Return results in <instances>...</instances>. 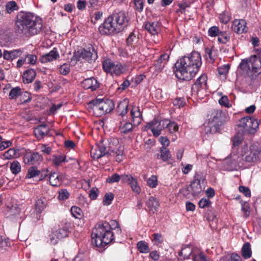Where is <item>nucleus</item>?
I'll return each mask as SVG.
<instances>
[{"instance_id":"nucleus-1","label":"nucleus","mask_w":261,"mask_h":261,"mask_svg":"<svg viewBox=\"0 0 261 261\" xmlns=\"http://www.w3.org/2000/svg\"><path fill=\"white\" fill-rule=\"evenodd\" d=\"M201 65L200 54L193 51L189 56H184L176 62L174 70L175 76L181 81H190L198 71Z\"/></svg>"},{"instance_id":"nucleus-2","label":"nucleus","mask_w":261,"mask_h":261,"mask_svg":"<svg viewBox=\"0 0 261 261\" xmlns=\"http://www.w3.org/2000/svg\"><path fill=\"white\" fill-rule=\"evenodd\" d=\"M15 23L17 32L26 36L38 34L42 27L41 18L31 13L22 11L17 14Z\"/></svg>"},{"instance_id":"nucleus-3","label":"nucleus","mask_w":261,"mask_h":261,"mask_svg":"<svg viewBox=\"0 0 261 261\" xmlns=\"http://www.w3.org/2000/svg\"><path fill=\"white\" fill-rule=\"evenodd\" d=\"M128 24L127 14L124 11L114 13L98 28L101 35H111L122 31Z\"/></svg>"},{"instance_id":"nucleus-4","label":"nucleus","mask_w":261,"mask_h":261,"mask_svg":"<svg viewBox=\"0 0 261 261\" xmlns=\"http://www.w3.org/2000/svg\"><path fill=\"white\" fill-rule=\"evenodd\" d=\"M92 243L96 246H105L114 239L113 233L111 231V225L107 222L97 224L92 231Z\"/></svg>"},{"instance_id":"nucleus-5","label":"nucleus","mask_w":261,"mask_h":261,"mask_svg":"<svg viewBox=\"0 0 261 261\" xmlns=\"http://www.w3.org/2000/svg\"><path fill=\"white\" fill-rule=\"evenodd\" d=\"M226 120V115L222 110H212L208 115V121L204 129L205 133L215 134L220 132Z\"/></svg>"},{"instance_id":"nucleus-6","label":"nucleus","mask_w":261,"mask_h":261,"mask_svg":"<svg viewBox=\"0 0 261 261\" xmlns=\"http://www.w3.org/2000/svg\"><path fill=\"white\" fill-rule=\"evenodd\" d=\"M239 66L243 73L248 76H256L261 73V59L256 55L242 60Z\"/></svg>"},{"instance_id":"nucleus-7","label":"nucleus","mask_w":261,"mask_h":261,"mask_svg":"<svg viewBox=\"0 0 261 261\" xmlns=\"http://www.w3.org/2000/svg\"><path fill=\"white\" fill-rule=\"evenodd\" d=\"M88 105L97 116L110 113L114 108V102L108 99H96L90 101Z\"/></svg>"},{"instance_id":"nucleus-8","label":"nucleus","mask_w":261,"mask_h":261,"mask_svg":"<svg viewBox=\"0 0 261 261\" xmlns=\"http://www.w3.org/2000/svg\"><path fill=\"white\" fill-rule=\"evenodd\" d=\"M260 120L251 117H244L240 119L238 126L244 128L248 134L254 135L258 129Z\"/></svg>"},{"instance_id":"nucleus-9","label":"nucleus","mask_w":261,"mask_h":261,"mask_svg":"<svg viewBox=\"0 0 261 261\" xmlns=\"http://www.w3.org/2000/svg\"><path fill=\"white\" fill-rule=\"evenodd\" d=\"M244 159L248 163L261 162V145L258 142H254L249 147V153L244 155Z\"/></svg>"},{"instance_id":"nucleus-10","label":"nucleus","mask_w":261,"mask_h":261,"mask_svg":"<svg viewBox=\"0 0 261 261\" xmlns=\"http://www.w3.org/2000/svg\"><path fill=\"white\" fill-rule=\"evenodd\" d=\"M108 143V148L110 155H116L117 160L121 161L120 156L123 154L124 147L119 143V141L116 138H111L106 140Z\"/></svg>"},{"instance_id":"nucleus-11","label":"nucleus","mask_w":261,"mask_h":261,"mask_svg":"<svg viewBox=\"0 0 261 261\" xmlns=\"http://www.w3.org/2000/svg\"><path fill=\"white\" fill-rule=\"evenodd\" d=\"M102 67L106 72L112 74L120 75L123 72L124 68L121 64L118 62H113L110 60H106L102 63Z\"/></svg>"},{"instance_id":"nucleus-12","label":"nucleus","mask_w":261,"mask_h":261,"mask_svg":"<svg viewBox=\"0 0 261 261\" xmlns=\"http://www.w3.org/2000/svg\"><path fill=\"white\" fill-rule=\"evenodd\" d=\"M107 141L102 140L95 147L91 150V157L94 159H98L105 155H110L108 148Z\"/></svg>"},{"instance_id":"nucleus-13","label":"nucleus","mask_w":261,"mask_h":261,"mask_svg":"<svg viewBox=\"0 0 261 261\" xmlns=\"http://www.w3.org/2000/svg\"><path fill=\"white\" fill-rule=\"evenodd\" d=\"M166 122L167 120L159 121L154 119L146 125V128L150 129L153 136L156 137L160 135L161 131L166 127Z\"/></svg>"},{"instance_id":"nucleus-14","label":"nucleus","mask_w":261,"mask_h":261,"mask_svg":"<svg viewBox=\"0 0 261 261\" xmlns=\"http://www.w3.org/2000/svg\"><path fill=\"white\" fill-rule=\"evenodd\" d=\"M207 76L205 74L201 75L191 88L193 95L202 94L207 88Z\"/></svg>"},{"instance_id":"nucleus-15","label":"nucleus","mask_w":261,"mask_h":261,"mask_svg":"<svg viewBox=\"0 0 261 261\" xmlns=\"http://www.w3.org/2000/svg\"><path fill=\"white\" fill-rule=\"evenodd\" d=\"M42 160V156L37 152L27 153L23 158L24 163L30 165L39 164Z\"/></svg>"},{"instance_id":"nucleus-16","label":"nucleus","mask_w":261,"mask_h":261,"mask_svg":"<svg viewBox=\"0 0 261 261\" xmlns=\"http://www.w3.org/2000/svg\"><path fill=\"white\" fill-rule=\"evenodd\" d=\"M246 22L244 19H236L232 24V30L237 34H242L247 31Z\"/></svg>"},{"instance_id":"nucleus-17","label":"nucleus","mask_w":261,"mask_h":261,"mask_svg":"<svg viewBox=\"0 0 261 261\" xmlns=\"http://www.w3.org/2000/svg\"><path fill=\"white\" fill-rule=\"evenodd\" d=\"M59 57L60 55L57 48H54L48 53L41 56L39 60L42 63H46L55 60Z\"/></svg>"},{"instance_id":"nucleus-18","label":"nucleus","mask_w":261,"mask_h":261,"mask_svg":"<svg viewBox=\"0 0 261 261\" xmlns=\"http://www.w3.org/2000/svg\"><path fill=\"white\" fill-rule=\"evenodd\" d=\"M23 53V50L20 48L11 50H4L3 52V58L7 61H12L18 57H20Z\"/></svg>"},{"instance_id":"nucleus-19","label":"nucleus","mask_w":261,"mask_h":261,"mask_svg":"<svg viewBox=\"0 0 261 261\" xmlns=\"http://www.w3.org/2000/svg\"><path fill=\"white\" fill-rule=\"evenodd\" d=\"M49 128L45 124L38 125L34 129V133L38 139H41L49 135Z\"/></svg>"},{"instance_id":"nucleus-20","label":"nucleus","mask_w":261,"mask_h":261,"mask_svg":"<svg viewBox=\"0 0 261 261\" xmlns=\"http://www.w3.org/2000/svg\"><path fill=\"white\" fill-rule=\"evenodd\" d=\"M244 159V155L243 154L242 157L238 155H234L231 158H227L226 159V163L228 165V168L231 170L236 169L238 166H240L241 160Z\"/></svg>"},{"instance_id":"nucleus-21","label":"nucleus","mask_w":261,"mask_h":261,"mask_svg":"<svg viewBox=\"0 0 261 261\" xmlns=\"http://www.w3.org/2000/svg\"><path fill=\"white\" fill-rule=\"evenodd\" d=\"M130 115L135 126L138 125L142 120V115L138 107L133 106Z\"/></svg>"},{"instance_id":"nucleus-22","label":"nucleus","mask_w":261,"mask_h":261,"mask_svg":"<svg viewBox=\"0 0 261 261\" xmlns=\"http://www.w3.org/2000/svg\"><path fill=\"white\" fill-rule=\"evenodd\" d=\"M82 86L86 89L94 91L99 87V84L95 78L92 77L84 80L82 82Z\"/></svg>"},{"instance_id":"nucleus-23","label":"nucleus","mask_w":261,"mask_h":261,"mask_svg":"<svg viewBox=\"0 0 261 261\" xmlns=\"http://www.w3.org/2000/svg\"><path fill=\"white\" fill-rule=\"evenodd\" d=\"M128 100L125 99L120 101L116 107V111L117 115L122 117L125 116L128 112Z\"/></svg>"},{"instance_id":"nucleus-24","label":"nucleus","mask_w":261,"mask_h":261,"mask_svg":"<svg viewBox=\"0 0 261 261\" xmlns=\"http://www.w3.org/2000/svg\"><path fill=\"white\" fill-rule=\"evenodd\" d=\"M82 59L89 62L95 60L97 57V54L93 47L89 48V50L85 49H82Z\"/></svg>"},{"instance_id":"nucleus-25","label":"nucleus","mask_w":261,"mask_h":261,"mask_svg":"<svg viewBox=\"0 0 261 261\" xmlns=\"http://www.w3.org/2000/svg\"><path fill=\"white\" fill-rule=\"evenodd\" d=\"M145 29L151 34L157 35L160 31V24L158 22H147L145 24Z\"/></svg>"},{"instance_id":"nucleus-26","label":"nucleus","mask_w":261,"mask_h":261,"mask_svg":"<svg viewBox=\"0 0 261 261\" xmlns=\"http://www.w3.org/2000/svg\"><path fill=\"white\" fill-rule=\"evenodd\" d=\"M20 209L16 205H13L11 207L7 206L6 210V215L10 219H17L19 217Z\"/></svg>"},{"instance_id":"nucleus-27","label":"nucleus","mask_w":261,"mask_h":261,"mask_svg":"<svg viewBox=\"0 0 261 261\" xmlns=\"http://www.w3.org/2000/svg\"><path fill=\"white\" fill-rule=\"evenodd\" d=\"M134 124L129 122L120 121L119 125V129L121 134H127L133 131Z\"/></svg>"},{"instance_id":"nucleus-28","label":"nucleus","mask_w":261,"mask_h":261,"mask_svg":"<svg viewBox=\"0 0 261 261\" xmlns=\"http://www.w3.org/2000/svg\"><path fill=\"white\" fill-rule=\"evenodd\" d=\"M169 58V57L168 55L164 54L161 55L160 58L155 61L154 66L157 71H160L163 69L165 65L167 64Z\"/></svg>"},{"instance_id":"nucleus-29","label":"nucleus","mask_w":261,"mask_h":261,"mask_svg":"<svg viewBox=\"0 0 261 261\" xmlns=\"http://www.w3.org/2000/svg\"><path fill=\"white\" fill-rule=\"evenodd\" d=\"M36 75L35 70L30 69L25 71L22 75L23 82L24 83H31L34 80Z\"/></svg>"},{"instance_id":"nucleus-30","label":"nucleus","mask_w":261,"mask_h":261,"mask_svg":"<svg viewBox=\"0 0 261 261\" xmlns=\"http://www.w3.org/2000/svg\"><path fill=\"white\" fill-rule=\"evenodd\" d=\"M146 204L148 208V210L154 213L159 206V202L156 199L152 196L150 197L146 202Z\"/></svg>"},{"instance_id":"nucleus-31","label":"nucleus","mask_w":261,"mask_h":261,"mask_svg":"<svg viewBox=\"0 0 261 261\" xmlns=\"http://www.w3.org/2000/svg\"><path fill=\"white\" fill-rule=\"evenodd\" d=\"M206 58L210 59V62H214L218 57V50L214 46L211 48L207 47L205 48Z\"/></svg>"},{"instance_id":"nucleus-32","label":"nucleus","mask_w":261,"mask_h":261,"mask_svg":"<svg viewBox=\"0 0 261 261\" xmlns=\"http://www.w3.org/2000/svg\"><path fill=\"white\" fill-rule=\"evenodd\" d=\"M202 184L201 182L192 181L190 185L192 195L193 196H197L202 191Z\"/></svg>"},{"instance_id":"nucleus-33","label":"nucleus","mask_w":261,"mask_h":261,"mask_svg":"<svg viewBox=\"0 0 261 261\" xmlns=\"http://www.w3.org/2000/svg\"><path fill=\"white\" fill-rule=\"evenodd\" d=\"M49 181L50 185L54 187L60 186L62 181V177L56 173L51 174L49 177Z\"/></svg>"},{"instance_id":"nucleus-34","label":"nucleus","mask_w":261,"mask_h":261,"mask_svg":"<svg viewBox=\"0 0 261 261\" xmlns=\"http://www.w3.org/2000/svg\"><path fill=\"white\" fill-rule=\"evenodd\" d=\"M241 252L242 255L244 258L247 259L250 258L252 255L250 244L249 243H245L242 248Z\"/></svg>"},{"instance_id":"nucleus-35","label":"nucleus","mask_w":261,"mask_h":261,"mask_svg":"<svg viewBox=\"0 0 261 261\" xmlns=\"http://www.w3.org/2000/svg\"><path fill=\"white\" fill-rule=\"evenodd\" d=\"M160 154H158L157 158L162 159L163 161H167L171 158L170 151L166 147H161Z\"/></svg>"},{"instance_id":"nucleus-36","label":"nucleus","mask_w":261,"mask_h":261,"mask_svg":"<svg viewBox=\"0 0 261 261\" xmlns=\"http://www.w3.org/2000/svg\"><path fill=\"white\" fill-rule=\"evenodd\" d=\"M41 174V171L38 169L37 167L32 166L29 168L26 178H31L38 176Z\"/></svg>"},{"instance_id":"nucleus-37","label":"nucleus","mask_w":261,"mask_h":261,"mask_svg":"<svg viewBox=\"0 0 261 261\" xmlns=\"http://www.w3.org/2000/svg\"><path fill=\"white\" fill-rule=\"evenodd\" d=\"M217 36L218 41L223 44H226L230 40L229 34L226 32H220Z\"/></svg>"},{"instance_id":"nucleus-38","label":"nucleus","mask_w":261,"mask_h":261,"mask_svg":"<svg viewBox=\"0 0 261 261\" xmlns=\"http://www.w3.org/2000/svg\"><path fill=\"white\" fill-rule=\"evenodd\" d=\"M23 94L21 89L18 87H16L13 88L10 91L9 96L10 99H15L17 96L22 95Z\"/></svg>"},{"instance_id":"nucleus-39","label":"nucleus","mask_w":261,"mask_h":261,"mask_svg":"<svg viewBox=\"0 0 261 261\" xmlns=\"http://www.w3.org/2000/svg\"><path fill=\"white\" fill-rule=\"evenodd\" d=\"M138 250L142 253H146L149 252L148 244L144 241H139L137 244Z\"/></svg>"},{"instance_id":"nucleus-40","label":"nucleus","mask_w":261,"mask_h":261,"mask_svg":"<svg viewBox=\"0 0 261 261\" xmlns=\"http://www.w3.org/2000/svg\"><path fill=\"white\" fill-rule=\"evenodd\" d=\"M192 249L190 246H187L183 247L181 251L179 252V256H183L184 259L188 258L190 255L192 254Z\"/></svg>"},{"instance_id":"nucleus-41","label":"nucleus","mask_w":261,"mask_h":261,"mask_svg":"<svg viewBox=\"0 0 261 261\" xmlns=\"http://www.w3.org/2000/svg\"><path fill=\"white\" fill-rule=\"evenodd\" d=\"M67 162L64 155H54L53 156V162L56 166H59L62 163Z\"/></svg>"},{"instance_id":"nucleus-42","label":"nucleus","mask_w":261,"mask_h":261,"mask_svg":"<svg viewBox=\"0 0 261 261\" xmlns=\"http://www.w3.org/2000/svg\"><path fill=\"white\" fill-rule=\"evenodd\" d=\"M18 9V7L17 4L13 1L8 2L6 5V10L9 14Z\"/></svg>"},{"instance_id":"nucleus-43","label":"nucleus","mask_w":261,"mask_h":261,"mask_svg":"<svg viewBox=\"0 0 261 261\" xmlns=\"http://www.w3.org/2000/svg\"><path fill=\"white\" fill-rule=\"evenodd\" d=\"M10 170L14 174H17L21 171V166L17 161H13L10 165Z\"/></svg>"},{"instance_id":"nucleus-44","label":"nucleus","mask_w":261,"mask_h":261,"mask_svg":"<svg viewBox=\"0 0 261 261\" xmlns=\"http://www.w3.org/2000/svg\"><path fill=\"white\" fill-rule=\"evenodd\" d=\"M36 208L39 212H41L46 206V201L44 198L38 199L36 202Z\"/></svg>"},{"instance_id":"nucleus-45","label":"nucleus","mask_w":261,"mask_h":261,"mask_svg":"<svg viewBox=\"0 0 261 261\" xmlns=\"http://www.w3.org/2000/svg\"><path fill=\"white\" fill-rule=\"evenodd\" d=\"M230 66L228 64L223 65L218 68V73L220 76H222L226 79V76L229 70Z\"/></svg>"},{"instance_id":"nucleus-46","label":"nucleus","mask_w":261,"mask_h":261,"mask_svg":"<svg viewBox=\"0 0 261 261\" xmlns=\"http://www.w3.org/2000/svg\"><path fill=\"white\" fill-rule=\"evenodd\" d=\"M166 127L168 128L170 133H174L178 131V126L175 122H166Z\"/></svg>"},{"instance_id":"nucleus-47","label":"nucleus","mask_w":261,"mask_h":261,"mask_svg":"<svg viewBox=\"0 0 261 261\" xmlns=\"http://www.w3.org/2000/svg\"><path fill=\"white\" fill-rule=\"evenodd\" d=\"M60 239L65 238L68 236L69 229L67 226L59 229L56 231Z\"/></svg>"},{"instance_id":"nucleus-48","label":"nucleus","mask_w":261,"mask_h":261,"mask_svg":"<svg viewBox=\"0 0 261 261\" xmlns=\"http://www.w3.org/2000/svg\"><path fill=\"white\" fill-rule=\"evenodd\" d=\"M59 240H60V239L58 237V235L56 231H55L51 232L49 236L48 242L52 245H56L57 244Z\"/></svg>"},{"instance_id":"nucleus-49","label":"nucleus","mask_w":261,"mask_h":261,"mask_svg":"<svg viewBox=\"0 0 261 261\" xmlns=\"http://www.w3.org/2000/svg\"><path fill=\"white\" fill-rule=\"evenodd\" d=\"M70 211L72 216L75 218H80L82 216V211L79 207L72 206Z\"/></svg>"},{"instance_id":"nucleus-50","label":"nucleus","mask_w":261,"mask_h":261,"mask_svg":"<svg viewBox=\"0 0 261 261\" xmlns=\"http://www.w3.org/2000/svg\"><path fill=\"white\" fill-rule=\"evenodd\" d=\"M240 256L236 253H232L229 257H223L219 261H241Z\"/></svg>"},{"instance_id":"nucleus-51","label":"nucleus","mask_w":261,"mask_h":261,"mask_svg":"<svg viewBox=\"0 0 261 261\" xmlns=\"http://www.w3.org/2000/svg\"><path fill=\"white\" fill-rule=\"evenodd\" d=\"M70 196L69 192L66 189H61L59 191L58 198L61 200L67 199Z\"/></svg>"},{"instance_id":"nucleus-52","label":"nucleus","mask_w":261,"mask_h":261,"mask_svg":"<svg viewBox=\"0 0 261 261\" xmlns=\"http://www.w3.org/2000/svg\"><path fill=\"white\" fill-rule=\"evenodd\" d=\"M138 40V37L134 32H132L128 36L126 42L128 45H133L135 42Z\"/></svg>"},{"instance_id":"nucleus-53","label":"nucleus","mask_w":261,"mask_h":261,"mask_svg":"<svg viewBox=\"0 0 261 261\" xmlns=\"http://www.w3.org/2000/svg\"><path fill=\"white\" fill-rule=\"evenodd\" d=\"M121 179V175H119L117 173H114L111 176L107 178L106 181L109 184H112L116 182H118Z\"/></svg>"},{"instance_id":"nucleus-54","label":"nucleus","mask_w":261,"mask_h":261,"mask_svg":"<svg viewBox=\"0 0 261 261\" xmlns=\"http://www.w3.org/2000/svg\"><path fill=\"white\" fill-rule=\"evenodd\" d=\"M27 63L31 65H35L36 63L37 57L33 54H26L25 55Z\"/></svg>"},{"instance_id":"nucleus-55","label":"nucleus","mask_w":261,"mask_h":261,"mask_svg":"<svg viewBox=\"0 0 261 261\" xmlns=\"http://www.w3.org/2000/svg\"><path fill=\"white\" fill-rule=\"evenodd\" d=\"M129 185L130 186L132 190L134 192L137 194H139L140 193L141 189L138 185L137 180L136 178H134V179L130 182V184H129Z\"/></svg>"},{"instance_id":"nucleus-56","label":"nucleus","mask_w":261,"mask_h":261,"mask_svg":"<svg viewBox=\"0 0 261 261\" xmlns=\"http://www.w3.org/2000/svg\"><path fill=\"white\" fill-rule=\"evenodd\" d=\"M179 193L187 198H190L192 195L191 190L190 189V186H186V187L180 189Z\"/></svg>"},{"instance_id":"nucleus-57","label":"nucleus","mask_w":261,"mask_h":261,"mask_svg":"<svg viewBox=\"0 0 261 261\" xmlns=\"http://www.w3.org/2000/svg\"><path fill=\"white\" fill-rule=\"evenodd\" d=\"M114 195L112 193H108L106 194L103 199V204L106 205H110L114 199Z\"/></svg>"},{"instance_id":"nucleus-58","label":"nucleus","mask_w":261,"mask_h":261,"mask_svg":"<svg viewBox=\"0 0 261 261\" xmlns=\"http://www.w3.org/2000/svg\"><path fill=\"white\" fill-rule=\"evenodd\" d=\"M193 181L203 184L205 181V177L201 172H197L195 173Z\"/></svg>"},{"instance_id":"nucleus-59","label":"nucleus","mask_w":261,"mask_h":261,"mask_svg":"<svg viewBox=\"0 0 261 261\" xmlns=\"http://www.w3.org/2000/svg\"><path fill=\"white\" fill-rule=\"evenodd\" d=\"M10 245L9 241L5 238L0 236V251L5 250L7 247Z\"/></svg>"},{"instance_id":"nucleus-60","label":"nucleus","mask_w":261,"mask_h":261,"mask_svg":"<svg viewBox=\"0 0 261 261\" xmlns=\"http://www.w3.org/2000/svg\"><path fill=\"white\" fill-rule=\"evenodd\" d=\"M158 183V179L156 176L152 175L147 180V185L150 188H155Z\"/></svg>"},{"instance_id":"nucleus-61","label":"nucleus","mask_w":261,"mask_h":261,"mask_svg":"<svg viewBox=\"0 0 261 261\" xmlns=\"http://www.w3.org/2000/svg\"><path fill=\"white\" fill-rule=\"evenodd\" d=\"M219 104L224 106L226 108H230L231 107V105L229 103L228 97L227 96H223L219 100Z\"/></svg>"},{"instance_id":"nucleus-62","label":"nucleus","mask_w":261,"mask_h":261,"mask_svg":"<svg viewBox=\"0 0 261 261\" xmlns=\"http://www.w3.org/2000/svg\"><path fill=\"white\" fill-rule=\"evenodd\" d=\"M152 240L154 242V244L156 245H159L163 241L162 236L160 233L153 234L152 235Z\"/></svg>"},{"instance_id":"nucleus-63","label":"nucleus","mask_w":261,"mask_h":261,"mask_svg":"<svg viewBox=\"0 0 261 261\" xmlns=\"http://www.w3.org/2000/svg\"><path fill=\"white\" fill-rule=\"evenodd\" d=\"M219 32V29L216 26L212 27L208 30V35L211 37L217 36Z\"/></svg>"},{"instance_id":"nucleus-64","label":"nucleus","mask_w":261,"mask_h":261,"mask_svg":"<svg viewBox=\"0 0 261 261\" xmlns=\"http://www.w3.org/2000/svg\"><path fill=\"white\" fill-rule=\"evenodd\" d=\"M173 104L174 106L178 108H180V107H182L185 106V99L182 97L177 98L173 100Z\"/></svg>"}]
</instances>
